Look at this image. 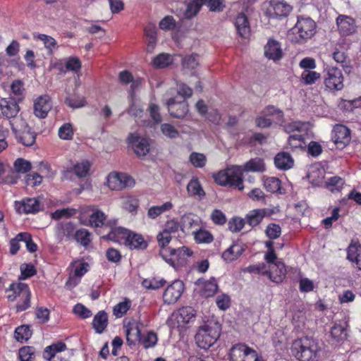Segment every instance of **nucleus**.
Here are the masks:
<instances>
[{"label": "nucleus", "mask_w": 361, "mask_h": 361, "mask_svg": "<svg viewBox=\"0 0 361 361\" xmlns=\"http://www.w3.org/2000/svg\"><path fill=\"white\" fill-rule=\"evenodd\" d=\"M205 5L207 6L211 12H221L226 7L224 0H205Z\"/></svg>", "instance_id": "nucleus-62"}, {"label": "nucleus", "mask_w": 361, "mask_h": 361, "mask_svg": "<svg viewBox=\"0 0 361 361\" xmlns=\"http://www.w3.org/2000/svg\"><path fill=\"white\" fill-rule=\"evenodd\" d=\"M166 281L163 278L153 277L149 279H145L142 282L143 286L149 289L156 290L165 286Z\"/></svg>", "instance_id": "nucleus-54"}, {"label": "nucleus", "mask_w": 361, "mask_h": 361, "mask_svg": "<svg viewBox=\"0 0 361 361\" xmlns=\"http://www.w3.org/2000/svg\"><path fill=\"white\" fill-rule=\"evenodd\" d=\"M74 240L87 248L92 243V233L86 228H80L75 231Z\"/></svg>", "instance_id": "nucleus-35"}, {"label": "nucleus", "mask_w": 361, "mask_h": 361, "mask_svg": "<svg viewBox=\"0 0 361 361\" xmlns=\"http://www.w3.org/2000/svg\"><path fill=\"white\" fill-rule=\"evenodd\" d=\"M106 220L105 214L100 210H96L90 216L89 222L92 227L99 228L104 225L106 226Z\"/></svg>", "instance_id": "nucleus-42"}, {"label": "nucleus", "mask_w": 361, "mask_h": 361, "mask_svg": "<svg viewBox=\"0 0 361 361\" xmlns=\"http://www.w3.org/2000/svg\"><path fill=\"white\" fill-rule=\"evenodd\" d=\"M286 265L282 261H278L273 265H269L267 277L274 283H281L286 276Z\"/></svg>", "instance_id": "nucleus-19"}, {"label": "nucleus", "mask_w": 361, "mask_h": 361, "mask_svg": "<svg viewBox=\"0 0 361 361\" xmlns=\"http://www.w3.org/2000/svg\"><path fill=\"white\" fill-rule=\"evenodd\" d=\"M184 290V283L181 280H174L166 287L163 293L164 303L168 305L176 303L181 297Z\"/></svg>", "instance_id": "nucleus-11"}, {"label": "nucleus", "mask_w": 361, "mask_h": 361, "mask_svg": "<svg viewBox=\"0 0 361 361\" xmlns=\"http://www.w3.org/2000/svg\"><path fill=\"white\" fill-rule=\"evenodd\" d=\"M332 140L338 148L343 149L350 141V132L344 125L334 126L332 133Z\"/></svg>", "instance_id": "nucleus-16"}, {"label": "nucleus", "mask_w": 361, "mask_h": 361, "mask_svg": "<svg viewBox=\"0 0 361 361\" xmlns=\"http://www.w3.org/2000/svg\"><path fill=\"white\" fill-rule=\"evenodd\" d=\"M301 78L306 85H312L319 79L320 74L314 71H304L302 73Z\"/></svg>", "instance_id": "nucleus-63"}, {"label": "nucleus", "mask_w": 361, "mask_h": 361, "mask_svg": "<svg viewBox=\"0 0 361 361\" xmlns=\"http://www.w3.org/2000/svg\"><path fill=\"white\" fill-rule=\"evenodd\" d=\"M172 56L166 53H161L154 58L152 66L156 68H164L173 63Z\"/></svg>", "instance_id": "nucleus-40"}, {"label": "nucleus", "mask_w": 361, "mask_h": 361, "mask_svg": "<svg viewBox=\"0 0 361 361\" xmlns=\"http://www.w3.org/2000/svg\"><path fill=\"white\" fill-rule=\"evenodd\" d=\"M274 164L276 167L279 169L288 170L293 167L294 161L290 154L282 152L276 155Z\"/></svg>", "instance_id": "nucleus-28"}, {"label": "nucleus", "mask_w": 361, "mask_h": 361, "mask_svg": "<svg viewBox=\"0 0 361 361\" xmlns=\"http://www.w3.org/2000/svg\"><path fill=\"white\" fill-rule=\"evenodd\" d=\"M82 63L77 56H71L65 60V68L67 71L77 73L80 71Z\"/></svg>", "instance_id": "nucleus-49"}, {"label": "nucleus", "mask_w": 361, "mask_h": 361, "mask_svg": "<svg viewBox=\"0 0 361 361\" xmlns=\"http://www.w3.org/2000/svg\"><path fill=\"white\" fill-rule=\"evenodd\" d=\"M243 271L267 276V267L265 263L250 265L243 269Z\"/></svg>", "instance_id": "nucleus-57"}, {"label": "nucleus", "mask_w": 361, "mask_h": 361, "mask_svg": "<svg viewBox=\"0 0 361 361\" xmlns=\"http://www.w3.org/2000/svg\"><path fill=\"white\" fill-rule=\"evenodd\" d=\"M6 298L10 302L16 301L17 313L27 310L31 305V290L27 283L13 282L5 290Z\"/></svg>", "instance_id": "nucleus-2"}, {"label": "nucleus", "mask_w": 361, "mask_h": 361, "mask_svg": "<svg viewBox=\"0 0 361 361\" xmlns=\"http://www.w3.org/2000/svg\"><path fill=\"white\" fill-rule=\"evenodd\" d=\"M19 102L18 99L10 96L7 98H1L0 100V109L4 116L7 118H17L16 116L20 111Z\"/></svg>", "instance_id": "nucleus-15"}, {"label": "nucleus", "mask_w": 361, "mask_h": 361, "mask_svg": "<svg viewBox=\"0 0 361 361\" xmlns=\"http://www.w3.org/2000/svg\"><path fill=\"white\" fill-rule=\"evenodd\" d=\"M192 251L188 247L183 246L171 248L166 257L163 259L172 267H183L187 264L188 258L192 255Z\"/></svg>", "instance_id": "nucleus-9"}, {"label": "nucleus", "mask_w": 361, "mask_h": 361, "mask_svg": "<svg viewBox=\"0 0 361 361\" xmlns=\"http://www.w3.org/2000/svg\"><path fill=\"white\" fill-rule=\"evenodd\" d=\"M73 128L70 123L63 124L59 129V137L65 140H71L73 137Z\"/></svg>", "instance_id": "nucleus-56"}, {"label": "nucleus", "mask_w": 361, "mask_h": 361, "mask_svg": "<svg viewBox=\"0 0 361 361\" xmlns=\"http://www.w3.org/2000/svg\"><path fill=\"white\" fill-rule=\"evenodd\" d=\"M230 361H263L258 353L245 343L233 345L229 353Z\"/></svg>", "instance_id": "nucleus-7"}, {"label": "nucleus", "mask_w": 361, "mask_h": 361, "mask_svg": "<svg viewBox=\"0 0 361 361\" xmlns=\"http://www.w3.org/2000/svg\"><path fill=\"white\" fill-rule=\"evenodd\" d=\"M124 328L128 345H135L137 341H141V330L136 322H129Z\"/></svg>", "instance_id": "nucleus-21"}, {"label": "nucleus", "mask_w": 361, "mask_h": 361, "mask_svg": "<svg viewBox=\"0 0 361 361\" xmlns=\"http://www.w3.org/2000/svg\"><path fill=\"white\" fill-rule=\"evenodd\" d=\"M52 108V102L48 95L39 97L34 102V114L39 118H44Z\"/></svg>", "instance_id": "nucleus-18"}, {"label": "nucleus", "mask_w": 361, "mask_h": 361, "mask_svg": "<svg viewBox=\"0 0 361 361\" xmlns=\"http://www.w3.org/2000/svg\"><path fill=\"white\" fill-rule=\"evenodd\" d=\"M199 65V55L197 54H192L185 56L182 59V66L184 69L193 70Z\"/></svg>", "instance_id": "nucleus-50"}, {"label": "nucleus", "mask_w": 361, "mask_h": 361, "mask_svg": "<svg viewBox=\"0 0 361 361\" xmlns=\"http://www.w3.org/2000/svg\"><path fill=\"white\" fill-rule=\"evenodd\" d=\"M59 234L67 240L74 239L75 226L71 222L64 223L59 226Z\"/></svg>", "instance_id": "nucleus-51"}, {"label": "nucleus", "mask_w": 361, "mask_h": 361, "mask_svg": "<svg viewBox=\"0 0 361 361\" xmlns=\"http://www.w3.org/2000/svg\"><path fill=\"white\" fill-rule=\"evenodd\" d=\"M41 209L39 201L35 197L24 198L20 202L18 210L25 214H35Z\"/></svg>", "instance_id": "nucleus-23"}, {"label": "nucleus", "mask_w": 361, "mask_h": 361, "mask_svg": "<svg viewBox=\"0 0 361 361\" xmlns=\"http://www.w3.org/2000/svg\"><path fill=\"white\" fill-rule=\"evenodd\" d=\"M11 129L18 140L25 146H32L36 140V134L31 130L26 122L22 118L10 121Z\"/></svg>", "instance_id": "nucleus-6"}, {"label": "nucleus", "mask_w": 361, "mask_h": 361, "mask_svg": "<svg viewBox=\"0 0 361 361\" xmlns=\"http://www.w3.org/2000/svg\"><path fill=\"white\" fill-rule=\"evenodd\" d=\"M234 24L240 37L247 38L250 35V23L247 16L244 13H240L237 16Z\"/></svg>", "instance_id": "nucleus-25"}, {"label": "nucleus", "mask_w": 361, "mask_h": 361, "mask_svg": "<svg viewBox=\"0 0 361 361\" xmlns=\"http://www.w3.org/2000/svg\"><path fill=\"white\" fill-rule=\"evenodd\" d=\"M171 238L172 237L164 231H160L157 235V240L160 247L159 255L162 258L166 257L169 251L172 248L168 246Z\"/></svg>", "instance_id": "nucleus-30"}, {"label": "nucleus", "mask_w": 361, "mask_h": 361, "mask_svg": "<svg viewBox=\"0 0 361 361\" xmlns=\"http://www.w3.org/2000/svg\"><path fill=\"white\" fill-rule=\"evenodd\" d=\"M322 350L319 341L309 336L294 340L291 345L292 353L298 361H319Z\"/></svg>", "instance_id": "nucleus-1"}, {"label": "nucleus", "mask_w": 361, "mask_h": 361, "mask_svg": "<svg viewBox=\"0 0 361 361\" xmlns=\"http://www.w3.org/2000/svg\"><path fill=\"white\" fill-rule=\"evenodd\" d=\"M187 191L190 196L198 197L199 200L203 199L206 195L197 178H192L190 180L187 185Z\"/></svg>", "instance_id": "nucleus-31"}, {"label": "nucleus", "mask_w": 361, "mask_h": 361, "mask_svg": "<svg viewBox=\"0 0 361 361\" xmlns=\"http://www.w3.org/2000/svg\"><path fill=\"white\" fill-rule=\"evenodd\" d=\"M70 266L74 267V276L79 279L83 276L90 268L89 264L83 261H73Z\"/></svg>", "instance_id": "nucleus-48"}, {"label": "nucleus", "mask_w": 361, "mask_h": 361, "mask_svg": "<svg viewBox=\"0 0 361 361\" xmlns=\"http://www.w3.org/2000/svg\"><path fill=\"white\" fill-rule=\"evenodd\" d=\"M221 331V325L218 323H209L200 326L195 336L197 346L208 350L219 338Z\"/></svg>", "instance_id": "nucleus-3"}, {"label": "nucleus", "mask_w": 361, "mask_h": 361, "mask_svg": "<svg viewBox=\"0 0 361 361\" xmlns=\"http://www.w3.org/2000/svg\"><path fill=\"white\" fill-rule=\"evenodd\" d=\"M343 80V74L340 68L329 67L324 70V84L330 91L341 90L344 87Z\"/></svg>", "instance_id": "nucleus-8"}, {"label": "nucleus", "mask_w": 361, "mask_h": 361, "mask_svg": "<svg viewBox=\"0 0 361 361\" xmlns=\"http://www.w3.org/2000/svg\"><path fill=\"white\" fill-rule=\"evenodd\" d=\"M13 168L18 173H25L31 170L32 164L23 158H18L13 163Z\"/></svg>", "instance_id": "nucleus-52"}, {"label": "nucleus", "mask_w": 361, "mask_h": 361, "mask_svg": "<svg viewBox=\"0 0 361 361\" xmlns=\"http://www.w3.org/2000/svg\"><path fill=\"white\" fill-rule=\"evenodd\" d=\"M265 233L270 240L277 239L281 234V228L279 224L274 223L269 224L267 226Z\"/></svg>", "instance_id": "nucleus-58"}, {"label": "nucleus", "mask_w": 361, "mask_h": 361, "mask_svg": "<svg viewBox=\"0 0 361 361\" xmlns=\"http://www.w3.org/2000/svg\"><path fill=\"white\" fill-rule=\"evenodd\" d=\"M189 161L195 168H203L207 163V158L204 154L193 152L190 154Z\"/></svg>", "instance_id": "nucleus-53"}, {"label": "nucleus", "mask_w": 361, "mask_h": 361, "mask_svg": "<svg viewBox=\"0 0 361 361\" xmlns=\"http://www.w3.org/2000/svg\"><path fill=\"white\" fill-rule=\"evenodd\" d=\"M244 252V249L237 245L233 244L222 253V258L226 262H231L237 259Z\"/></svg>", "instance_id": "nucleus-33"}, {"label": "nucleus", "mask_w": 361, "mask_h": 361, "mask_svg": "<svg viewBox=\"0 0 361 361\" xmlns=\"http://www.w3.org/2000/svg\"><path fill=\"white\" fill-rule=\"evenodd\" d=\"M91 164L90 161L85 160L78 162L73 167L68 168L63 171V176L68 178L69 174L73 173L78 178L86 177L90 172Z\"/></svg>", "instance_id": "nucleus-20"}, {"label": "nucleus", "mask_w": 361, "mask_h": 361, "mask_svg": "<svg viewBox=\"0 0 361 361\" xmlns=\"http://www.w3.org/2000/svg\"><path fill=\"white\" fill-rule=\"evenodd\" d=\"M264 186L268 192H278L281 188V181L276 177H268L264 180Z\"/></svg>", "instance_id": "nucleus-44"}, {"label": "nucleus", "mask_w": 361, "mask_h": 361, "mask_svg": "<svg viewBox=\"0 0 361 361\" xmlns=\"http://www.w3.org/2000/svg\"><path fill=\"white\" fill-rule=\"evenodd\" d=\"M173 208L171 202H166L159 206H152L148 209L147 216L152 219H154L163 213L171 210Z\"/></svg>", "instance_id": "nucleus-38"}, {"label": "nucleus", "mask_w": 361, "mask_h": 361, "mask_svg": "<svg viewBox=\"0 0 361 361\" xmlns=\"http://www.w3.org/2000/svg\"><path fill=\"white\" fill-rule=\"evenodd\" d=\"M196 316V311L190 306L182 307L178 310L176 317L177 322L179 325H185L194 319Z\"/></svg>", "instance_id": "nucleus-29"}, {"label": "nucleus", "mask_w": 361, "mask_h": 361, "mask_svg": "<svg viewBox=\"0 0 361 361\" xmlns=\"http://www.w3.org/2000/svg\"><path fill=\"white\" fill-rule=\"evenodd\" d=\"M127 143L139 157H144L149 152L150 145L148 140L141 137L137 133H130L127 137Z\"/></svg>", "instance_id": "nucleus-10"}, {"label": "nucleus", "mask_w": 361, "mask_h": 361, "mask_svg": "<svg viewBox=\"0 0 361 361\" xmlns=\"http://www.w3.org/2000/svg\"><path fill=\"white\" fill-rule=\"evenodd\" d=\"M129 240H126V246L130 249H145L147 244L145 241L142 235L135 233L130 231L129 233Z\"/></svg>", "instance_id": "nucleus-32"}, {"label": "nucleus", "mask_w": 361, "mask_h": 361, "mask_svg": "<svg viewBox=\"0 0 361 361\" xmlns=\"http://www.w3.org/2000/svg\"><path fill=\"white\" fill-rule=\"evenodd\" d=\"M34 354L35 348L32 346H23L18 351V357L20 361H30Z\"/></svg>", "instance_id": "nucleus-64"}, {"label": "nucleus", "mask_w": 361, "mask_h": 361, "mask_svg": "<svg viewBox=\"0 0 361 361\" xmlns=\"http://www.w3.org/2000/svg\"><path fill=\"white\" fill-rule=\"evenodd\" d=\"M170 115L176 118H183L189 111L188 102L185 99L177 101L176 97L170 98L167 102Z\"/></svg>", "instance_id": "nucleus-14"}, {"label": "nucleus", "mask_w": 361, "mask_h": 361, "mask_svg": "<svg viewBox=\"0 0 361 361\" xmlns=\"http://www.w3.org/2000/svg\"><path fill=\"white\" fill-rule=\"evenodd\" d=\"M347 259L355 263L356 267L361 271V245L350 243L347 248Z\"/></svg>", "instance_id": "nucleus-26"}, {"label": "nucleus", "mask_w": 361, "mask_h": 361, "mask_svg": "<svg viewBox=\"0 0 361 361\" xmlns=\"http://www.w3.org/2000/svg\"><path fill=\"white\" fill-rule=\"evenodd\" d=\"M11 90L12 93L16 97H14L15 99L20 102L23 99V93L25 89L24 84L20 80H15L11 85Z\"/></svg>", "instance_id": "nucleus-55"}, {"label": "nucleus", "mask_w": 361, "mask_h": 361, "mask_svg": "<svg viewBox=\"0 0 361 361\" xmlns=\"http://www.w3.org/2000/svg\"><path fill=\"white\" fill-rule=\"evenodd\" d=\"M32 334L30 325L23 324L18 326L14 331V338L19 342L28 341Z\"/></svg>", "instance_id": "nucleus-39"}, {"label": "nucleus", "mask_w": 361, "mask_h": 361, "mask_svg": "<svg viewBox=\"0 0 361 361\" xmlns=\"http://www.w3.org/2000/svg\"><path fill=\"white\" fill-rule=\"evenodd\" d=\"M19 237L23 238V242L25 243L26 248L30 252L33 253L37 250V245L33 241L30 233L27 232H20Z\"/></svg>", "instance_id": "nucleus-61"}, {"label": "nucleus", "mask_w": 361, "mask_h": 361, "mask_svg": "<svg viewBox=\"0 0 361 361\" xmlns=\"http://www.w3.org/2000/svg\"><path fill=\"white\" fill-rule=\"evenodd\" d=\"M219 286L216 280L214 278L203 283L200 290V295L204 298H209L214 295L217 292Z\"/></svg>", "instance_id": "nucleus-37"}, {"label": "nucleus", "mask_w": 361, "mask_h": 361, "mask_svg": "<svg viewBox=\"0 0 361 361\" xmlns=\"http://www.w3.org/2000/svg\"><path fill=\"white\" fill-rule=\"evenodd\" d=\"M269 6V17L276 19L287 17L293 9L292 6L284 1L271 0Z\"/></svg>", "instance_id": "nucleus-13"}, {"label": "nucleus", "mask_w": 361, "mask_h": 361, "mask_svg": "<svg viewBox=\"0 0 361 361\" xmlns=\"http://www.w3.org/2000/svg\"><path fill=\"white\" fill-rule=\"evenodd\" d=\"M194 238L198 243H211L214 240L213 235L207 230L200 228L194 233Z\"/></svg>", "instance_id": "nucleus-47"}, {"label": "nucleus", "mask_w": 361, "mask_h": 361, "mask_svg": "<svg viewBox=\"0 0 361 361\" xmlns=\"http://www.w3.org/2000/svg\"><path fill=\"white\" fill-rule=\"evenodd\" d=\"M264 55L269 59L278 61L282 57L280 44L274 39H269L264 47Z\"/></svg>", "instance_id": "nucleus-24"}, {"label": "nucleus", "mask_w": 361, "mask_h": 361, "mask_svg": "<svg viewBox=\"0 0 361 361\" xmlns=\"http://www.w3.org/2000/svg\"><path fill=\"white\" fill-rule=\"evenodd\" d=\"M316 23L310 17L299 16L292 31L296 35V42L301 43L312 38L316 33Z\"/></svg>", "instance_id": "nucleus-4"}, {"label": "nucleus", "mask_w": 361, "mask_h": 361, "mask_svg": "<svg viewBox=\"0 0 361 361\" xmlns=\"http://www.w3.org/2000/svg\"><path fill=\"white\" fill-rule=\"evenodd\" d=\"M215 182L222 186H231L242 190L244 188L243 180L239 170L236 168H226L219 171L214 176Z\"/></svg>", "instance_id": "nucleus-5"}, {"label": "nucleus", "mask_w": 361, "mask_h": 361, "mask_svg": "<svg viewBox=\"0 0 361 361\" xmlns=\"http://www.w3.org/2000/svg\"><path fill=\"white\" fill-rule=\"evenodd\" d=\"M131 307V301L125 298V300L118 302L113 307V314L116 318L124 316Z\"/></svg>", "instance_id": "nucleus-43"}, {"label": "nucleus", "mask_w": 361, "mask_h": 361, "mask_svg": "<svg viewBox=\"0 0 361 361\" xmlns=\"http://www.w3.org/2000/svg\"><path fill=\"white\" fill-rule=\"evenodd\" d=\"M288 145L292 149H303L306 146L305 140L300 134H293L288 137Z\"/></svg>", "instance_id": "nucleus-45"}, {"label": "nucleus", "mask_w": 361, "mask_h": 361, "mask_svg": "<svg viewBox=\"0 0 361 361\" xmlns=\"http://www.w3.org/2000/svg\"><path fill=\"white\" fill-rule=\"evenodd\" d=\"M120 173H111L107 178V185L111 190H120L125 188V185L121 183Z\"/></svg>", "instance_id": "nucleus-46"}, {"label": "nucleus", "mask_w": 361, "mask_h": 361, "mask_svg": "<svg viewBox=\"0 0 361 361\" xmlns=\"http://www.w3.org/2000/svg\"><path fill=\"white\" fill-rule=\"evenodd\" d=\"M265 169L264 160L259 157L251 159L243 165V170L247 172H263Z\"/></svg>", "instance_id": "nucleus-36"}, {"label": "nucleus", "mask_w": 361, "mask_h": 361, "mask_svg": "<svg viewBox=\"0 0 361 361\" xmlns=\"http://www.w3.org/2000/svg\"><path fill=\"white\" fill-rule=\"evenodd\" d=\"M336 25L339 33L343 36H349L356 32L355 20L350 16L339 15L336 18Z\"/></svg>", "instance_id": "nucleus-17"}, {"label": "nucleus", "mask_w": 361, "mask_h": 361, "mask_svg": "<svg viewBox=\"0 0 361 361\" xmlns=\"http://www.w3.org/2000/svg\"><path fill=\"white\" fill-rule=\"evenodd\" d=\"M344 180L339 176L329 178L324 183V188L331 192H340L343 189Z\"/></svg>", "instance_id": "nucleus-41"}, {"label": "nucleus", "mask_w": 361, "mask_h": 361, "mask_svg": "<svg viewBox=\"0 0 361 361\" xmlns=\"http://www.w3.org/2000/svg\"><path fill=\"white\" fill-rule=\"evenodd\" d=\"M262 114L267 116H275L279 121L283 120L284 116L283 111L274 105H268L265 106L262 111Z\"/></svg>", "instance_id": "nucleus-59"}, {"label": "nucleus", "mask_w": 361, "mask_h": 361, "mask_svg": "<svg viewBox=\"0 0 361 361\" xmlns=\"http://www.w3.org/2000/svg\"><path fill=\"white\" fill-rule=\"evenodd\" d=\"M267 214L268 209L265 208L251 210L246 215L247 224L252 227H255L259 225Z\"/></svg>", "instance_id": "nucleus-27"}, {"label": "nucleus", "mask_w": 361, "mask_h": 361, "mask_svg": "<svg viewBox=\"0 0 361 361\" xmlns=\"http://www.w3.org/2000/svg\"><path fill=\"white\" fill-rule=\"evenodd\" d=\"M157 334L152 331H149L143 338L141 336V341H140V342L145 348H149L157 344Z\"/></svg>", "instance_id": "nucleus-60"}, {"label": "nucleus", "mask_w": 361, "mask_h": 361, "mask_svg": "<svg viewBox=\"0 0 361 361\" xmlns=\"http://www.w3.org/2000/svg\"><path fill=\"white\" fill-rule=\"evenodd\" d=\"M109 325L108 314L104 310L99 311L93 317L92 326L95 333L102 334Z\"/></svg>", "instance_id": "nucleus-22"}, {"label": "nucleus", "mask_w": 361, "mask_h": 361, "mask_svg": "<svg viewBox=\"0 0 361 361\" xmlns=\"http://www.w3.org/2000/svg\"><path fill=\"white\" fill-rule=\"evenodd\" d=\"M204 4L205 0H191L184 12L185 18L191 19L196 16Z\"/></svg>", "instance_id": "nucleus-34"}, {"label": "nucleus", "mask_w": 361, "mask_h": 361, "mask_svg": "<svg viewBox=\"0 0 361 361\" xmlns=\"http://www.w3.org/2000/svg\"><path fill=\"white\" fill-rule=\"evenodd\" d=\"M116 224V220L107 221L106 226L111 228V231L102 238L119 244L126 245V240H129L130 231L123 227H115Z\"/></svg>", "instance_id": "nucleus-12"}]
</instances>
